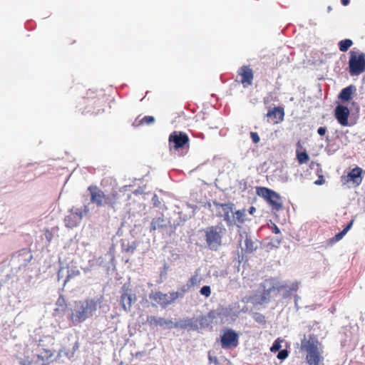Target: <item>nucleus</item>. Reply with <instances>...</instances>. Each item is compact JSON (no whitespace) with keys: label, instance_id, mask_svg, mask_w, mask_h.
Listing matches in <instances>:
<instances>
[{"label":"nucleus","instance_id":"32","mask_svg":"<svg viewBox=\"0 0 365 365\" xmlns=\"http://www.w3.org/2000/svg\"><path fill=\"white\" fill-rule=\"evenodd\" d=\"M255 320L260 324H264L265 323V317L259 313H255L254 316Z\"/></svg>","mask_w":365,"mask_h":365},{"label":"nucleus","instance_id":"12","mask_svg":"<svg viewBox=\"0 0 365 365\" xmlns=\"http://www.w3.org/2000/svg\"><path fill=\"white\" fill-rule=\"evenodd\" d=\"M206 321V317L200 316L197 318H188L180 320V322L173 324V327H179L181 329H191L197 330L199 329V325H202V322Z\"/></svg>","mask_w":365,"mask_h":365},{"label":"nucleus","instance_id":"7","mask_svg":"<svg viewBox=\"0 0 365 365\" xmlns=\"http://www.w3.org/2000/svg\"><path fill=\"white\" fill-rule=\"evenodd\" d=\"M257 194L264 198L273 210H279L282 208L281 197L275 191L265 187H257Z\"/></svg>","mask_w":365,"mask_h":365},{"label":"nucleus","instance_id":"39","mask_svg":"<svg viewBox=\"0 0 365 365\" xmlns=\"http://www.w3.org/2000/svg\"><path fill=\"white\" fill-rule=\"evenodd\" d=\"M324 182H325V180H324V179L323 176H322V175H320V176H319V179H318V180H317L314 182V183H315L316 185H320L324 184Z\"/></svg>","mask_w":365,"mask_h":365},{"label":"nucleus","instance_id":"47","mask_svg":"<svg viewBox=\"0 0 365 365\" xmlns=\"http://www.w3.org/2000/svg\"><path fill=\"white\" fill-rule=\"evenodd\" d=\"M268 301V299L264 296L262 297V302H267Z\"/></svg>","mask_w":365,"mask_h":365},{"label":"nucleus","instance_id":"16","mask_svg":"<svg viewBox=\"0 0 365 365\" xmlns=\"http://www.w3.org/2000/svg\"><path fill=\"white\" fill-rule=\"evenodd\" d=\"M240 242L244 240L245 248H242V252L246 254H250L257 249V243L252 240L251 236L246 231H239Z\"/></svg>","mask_w":365,"mask_h":365},{"label":"nucleus","instance_id":"6","mask_svg":"<svg viewBox=\"0 0 365 365\" xmlns=\"http://www.w3.org/2000/svg\"><path fill=\"white\" fill-rule=\"evenodd\" d=\"M365 71V54L350 51L349 72L351 76H358Z\"/></svg>","mask_w":365,"mask_h":365},{"label":"nucleus","instance_id":"26","mask_svg":"<svg viewBox=\"0 0 365 365\" xmlns=\"http://www.w3.org/2000/svg\"><path fill=\"white\" fill-rule=\"evenodd\" d=\"M202 282V277L200 276L197 272H195V274L190 278L187 283V286L188 287H192L195 286H199Z\"/></svg>","mask_w":365,"mask_h":365},{"label":"nucleus","instance_id":"50","mask_svg":"<svg viewBox=\"0 0 365 365\" xmlns=\"http://www.w3.org/2000/svg\"><path fill=\"white\" fill-rule=\"evenodd\" d=\"M80 274L79 271H77L76 273V274Z\"/></svg>","mask_w":365,"mask_h":365},{"label":"nucleus","instance_id":"41","mask_svg":"<svg viewBox=\"0 0 365 365\" xmlns=\"http://www.w3.org/2000/svg\"><path fill=\"white\" fill-rule=\"evenodd\" d=\"M288 288V284L287 283L281 284L277 287L278 290L285 289Z\"/></svg>","mask_w":365,"mask_h":365},{"label":"nucleus","instance_id":"43","mask_svg":"<svg viewBox=\"0 0 365 365\" xmlns=\"http://www.w3.org/2000/svg\"><path fill=\"white\" fill-rule=\"evenodd\" d=\"M341 2L344 6H347L349 4L350 0H341Z\"/></svg>","mask_w":365,"mask_h":365},{"label":"nucleus","instance_id":"13","mask_svg":"<svg viewBox=\"0 0 365 365\" xmlns=\"http://www.w3.org/2000/svg\"><path fill=\"white\" fill-rule=\"evenodd\" d=\"M237 78H240L239 82L242 84L244 88H247L252 84L254 73L249 66H242L237 71Z\"/></svg>","mask_w":365,"mask_h":365},{"label":"nucleus","instance_id":"46","mask_svg":"<svg viewBox=\"0 0 365 365\" xmlns=\"http://www.w3.org/2000/svg\"><path fill=\"white\" fill-rule=\"evenodd\" d=\"M277 244L279 245L282 242V238H277L276 239Z\"/></svg>","mask_w":365,"mask_h":365},{"label":"nucleus","instance_id":"5","mask_svg":"<svg viewBox=\"0 0 365 365\" xmlns=\"http://www.w3.org/2000/svg\"><path fill=\"white\" fill-rule=\"evenodd\" d=\"M226 230L222 225L207 227L205 230L207 245L212 250H217L222 245Z\"/></svg>","mask_w":365,"mask_h":365},{"label":"nucleus","instance_id":"9","mask_svg":"<svg viewBox=\"0 0 365 365\" xmlns=\"http://www.w3.org/2000/svg\"><path fill=\"white\" fill-rule=\"evenodd\" d=\"M220 344L222 349H232L239 344L238 334L232 329H227L220 336Z\"/></svg>","mask_w":365,"mask_h":365},{"label":"nucleus","instance_id":"35","mask_svg":"<svg viewBox=\"0 0 365 365\" xmlns=\"http://www.w3.org/2000/svg\"><path fill=\"white\" fill-rule=\"evenodd\" d=\"M250 137L254 143H258L260 140L259 136L256 132H251Z\"/></svg>","mask_w":365,"mask_h":365},{"label":"nucleus","instance_id":"40","mask_svg":"<svg viewBox=\"0 0 365 365\" xmlns=\"http://www.w3.org/2000/svg\"><path fill=\"white\" fill-rule=\"evenodd\" d=\"M63 271H64V267H60V269H58V272L57 273L58 280H60L63 277Z\"/></svg>","mask_w":365,"mask_h":365},{"label":"nucleus","instance_id":"15","mask_svg":"<svg viewBox=\"0 0 365 365\" xmlns=\"http://www.w3.org/2000/svg\"><path fill=\"white\" fill-rule=\"evenodd\" d=\"M349 109L343 105H338L334 110V116L339 123L342 126H349Z\"/></svg>","mask_w":365,"mask_h":365},{"label":"nucleus","instance_id":"22","mask_svg":"<svg viewBox=\"0 0 365 365\" xmlns=\"http://www.w3.org/2000/svg\"><path fill=\"white\" fill-rule=\"evenodd\" d=\"M355 91L356 87L354 85H350L341 91L339 98L342 101H349L351 99L352 95Z\"/></svg>","mask_w":365,"mask_h":365},{"label":"nucleus","instance_id":"11","mask_svg":"<svg viewBox=\"0 0 365 365\" xmlns=\"http://www.w3.org/2000/svg\"><path fill=\"white\" fill-rule=\"evenodd\" d=\"M33 346L39 364H41L42 365H46V361L49 360L54 355L53 351L49 348L44 347V345L41 344V340L38 343H36Z\"/></svg>","mask_w":365,"mask_h":365},{"label":"nucleus","instance_id":"44","mask_svg":"<svg viewBox=\"0 0 365 365\" xmlns=\"http://www.w3.org/2000/svg\"><path fill=\"white\" fill-rule=\"evenodd\" d=\"M255 211H256V209L255 207H253V206L250 207V208L249 210V212L250 214H253Z\"/></svg>","mask_w":365,"mask_h":365},{"label":"nucleus","instance_id":"34","mask_svg":"<svg viewBox=\"0 0 365 365\" xmlns=\"http://www.w3.org/2000/svg\"><path fill=\"white\" fill-rule=\"evenodd\" d=\"M289 352L287 350L284 349L280 351L277 354V358L280 360H284L287 358Z\"/></svg>","mask_w":365,"mask_h":365},{"label":"nucleus","instance_id":"3","mask_svg":"<svg viewBox=\"0 0 365 365\" xmlns=\"http://www.w3.org/2000/svg\"><path fill=\"white\" fill-rule=\"evenodd\" d=\"M97 309V302L94 299H86L75 302L74 309L70 319L73 324L84 322L89 316L92 315Z\"/></svg>","mask_w":365,"mask_h":365},{"label":"nucleus","instance_id":"51","mask_svg":"<svg viewBox=\"0 0 365 365\" xmlns=\"http://www.w3.org/2000/svg\"><path fill=\"white\" fill-rule=\"evenodd\" d=\"M89 98H90V97H89V96L86 97V100H88H88H89Z\"/></svg>","mask_w":365,"mask_h":365},{"label":"nucleus","instance_id":"49","mask_svg":"<svg viewBox=\"0 0 365 365\" xmlns=\"http://www.w3.org/2000/svg\"><path fill=\"white\" fill-rule=\"evenodd\" d=\"M268 102H269V101L266 98H264V103H267Z\"/></svg>","mask_w":365,"mask_h":365},{"label":"nucleus","instance_id":"42","mask_svg":"<svg viewBox=\"0 0 365 365\" xmlns=\"http://www.w3.org/2000/svg\"><path fill=\"white\" fill-rule=\"evenodd\" d=\"M72 275L68 274L67 275V277H66L65 280H64V282H63V285H65L69 280L71 278Z\"/></svg>","mask_w":365,"mask_h":365},{"label":"nucleus","instance_id":"21","mask_svg":"<svg viewBox=\"0 0 365 365\" xmlns=\"http://www.w3.org/2000/svg\"><path fill=\"white\" fill-rule=\"evenodd\" d=\"M168 227V222L163 217V215H161L158 217H155L152 220L150 223V232L155 231V230H163L165 228Z\"/></svg>","mask_w":365,"mask_h":365},{"label":"nucleus","instance_id":"24","mask_svg":"<svg viewBox=\"0 0 365 365\" xmlns=\"http://www.w3.org/2000/svg\"><path fill=\"white\" fill-rule=\"evenodd\" d=\"M81 217L82 215H78L77 212L72 213L71 215L66 216L64 220L66 226L69 228L76 227L78 225Z\"/></svg>","mask_w":365,"mask_h":365},{"label":"nucleus","instance_id":"18","mask_svg":"<svg viewBox=\"0 0 365 365\" xmlns=\"http://www.w3.org/2000/svg\"><path fill=\"white\" fill-rule=\"evenodd\" d=\"M147 323L151 327H168L172 328L173 327V322L171 320H167L161 317L158 318L155 316H148L147 317Z\"/></svg>","mask_w":365,"mask_h":365},{"label":"nucleus","instance_id":"20","mask_svg":"<svg viewBox=\"0 0 365 365\" xmlns=\"http://www.w3.org/2000/svg\"><path fill=\"white\" fill-rule=\"evenodd\" d=\"M217 206H219L222 209V216L224 220L226 222L227 226H231V217L230 213L233 212L234 204L232 203H218Z\"/></svg>","mask_w":365,"mask_h":365},{"label":"nucleus","instance_id":"37","mask_svg":"<svg viewBox=\"0 0 365 365\" xmlns=\"http://www.w3.org/2000/svg\"><path fill=\"white\" fill-rule=\"evenodd\" d=\"M269 228L271 229L272 232H274V234L280 233L279 227L274 223H272V225L269 226Z\"/></svg>","mask_w":365,"mask_h":365},{"label":"nucleus","instance_id":"23","mask_svg":"<svg viewBox=\"0 0 365 365\" xmlns=\"http://www.w3.org/2000/svg\"><path fill=\"white\" fill-rule=\"evenodd\" d=\"M134 300L135 298H133L130 294H128V292L123 293L120 296V304L123 309L125 312H129Z\"/></svg>","mask_w":365,"mask_h":365},{"label":"nucleus","instance_id":"19","mask_svg":"<svg viewBox=\"0 0 365 365\" xmlns=\"http://www.w3.org/2000/svg\"><path fill=\"white\" fill-rule=\"evenodd\" d=\"M246 221V210L245 209L236 210L232 213V218L231 220V226L236 225L238 228L241 229L242 225Z\"/></svg>","mask_w":365,"mask_h":365},{"label":"nucleus","instance_id":"33","mask_svg":"<svg viewBox=\"0 0 365 365\" xmlns=\"http://www.w3.org/2000/svg\"><path fill=\"white\" fill-rule=\"evenodd\" d=\"M44 235L47 242H51L53 240V233L48 228L44 229Z\"/></svg>","mask_w":365,"mask_h":365},{"label":"nucleus","instance_id":"28","mask_svg":"<svg viewBox=\"0 0 365 365\" xmlns=\"http://www.w3.org/2000/svg\"><path fill=\"white\" fill-rule=\"evenodd\" d=\"M353 41L351 39L341 40L339 42V48L341 52H346L352 46Z\"/></svg>","mask_w":365,"mask_h":365},{"label":"nucleus","instance_id":"10","mask_svg":"<svg viewBox=\"0 0 365 365\" xmlns=\"http://www.w3.org/2000/svg\"><path fill=\"white\" fill-rule=\"evenodd\" d=\"M17 359L20 365H38L39 363L36 359V354L34 348L26 346L24 348L22 354L17 356Z\"/></svg>","mask_w":365,"mask_h":365},{"label":"nucleus","instance_id":"14","mask_svg":"<svg viewBox=\"0 0 365 365\" xmlns=\"http://www.w3.org/2000/svg\"><path fill=\"white\" fill-rule=\"evenodd\" d=\"M363 170L359 167L353 168L346 175L341 176V182L344 185L352 182L355 186L359 185L362 182Z\"/></svg>","mask_w":365,"mask_h":365},{"label":"nucleus","instance_id":"36","mask_svg":"<svg viewBox=\"0 0 365 365\" xmlns=\"http://www.w3.org/2000/svg\"><path fill=\"white\" fill-rule=\"evenodd\" d=\"M289 292H296L299 289V282H292L290 286L288 285Z\"/></svg>","mask_w":365,"mask_h":365},{"label":"nucleus","instance_id":"29","mask_svg":"<svg viewBox=\"0 0 365 365\" xmlns=\"http://www.w3.org/2000/svg\"><path fill=\"white\" fill-rule=\"evenodd\" d=\"M155 120L154 117L150 116V115H146V116L143 117L139 121V123L138 125H143V124L149 125V124L153 123L155 122Z\"/></svg>","mask_w":365,"mask_h":365},{"label":"nucleus","instance_id":"17","mask_svg":"<svg viewBox=\"0 0 365 365\" xmlns=\"http://www.w3.org/2000/svg\"><path fill=\"white\" fill-rule=\"evenodd\" d=\"M266 115L272 123L278 124L284 120V110L282 107H274L268 110Z\"/></svg>","mask_w":365,"mask_h":365},{"label":"nucleus","instance_id":"4","mask_svg":"<svg viewBox=\"0 0 365 365\" xmlns=\"http://www.w3.org/2000/svg\"><path fill=\"white\" fill-rule=\"evenodd\" d=\"M169 148L170 151L178 152V155L183 156L190 149V138L182 131H173L168 138Z\"/></svg>","mask_w":365,"mask_h":365},{"label":"nucleus","instance_id":"31","mask_svg":"<svg viewBox=\"0 0 365 365\" xmlns=\"http://www.w3.org/2000/svg\"><path fill=\"white\" fill-rule=\"evenodd\" d=\"M200 294L205 297H209L211 294V289L210 286H203L200 291Z\"/></svg>","mask_w":365,"mask_h":365},{"label":"nucleus","instance_id":"38","mask_svg":"<svg viewBox=\"0 0 365 365\" xmlns=\"http://www.w3.org/2000/svg\"><path fill=\"white\" fill-rule=\"evenodd\" d=\"M327 132V128L325 127H320L317 130V133L319 135H324Z\"/></svg>","mask_w":365,"mask_h":365},{"label":"nucleus","instance_id":"1","mask_svg":"<svg viewBox=\"0 0 365 365\" xmlns=\"http://www.w3.org/2000/svg\"><path fill=\"white\" fill-rule=\"evenodd\" d=\"M301 350L307 352L306 360L308 365H319L324 357L320 342L314 334L304 336L301 341Z\"/></svg>","mask_w":365,"mask_h":365},{"label":"nucleus","instance_id":"8","mask_svg":"<svg viewBox=\"0 0 365 365\" xmlns=\"http://www.w3.org/2000/svg\"><path fill=\"white\" fill-rule=\"evenodd\" d=\"M178 297L179 294L177 292H170V294H168L158 291L150 294V299L163 308H165L169 304L174 302Z\"/></svg>","mask_w":365,"mask_h":365},{"label":"nucleus","instance_id":"30","mask_svg":"<svg viewBox=\"0 0 365 365\" xmlns=\"http://www.w3.org/2000/svg\"><path fill=\"white\" fill-rule=\"evenodd\" d=\"M281 342H282V340L279 338L277 339L274 341L272 347L270 348V351L272 352H276V351H279L282 347Z\"/></svg>","mask_w":365,"mask_h":365},{"label":"nucleus","instance_id":"25","mask_svg":"<svg viewBox=\"0 0 365 365\" xmlns=\"http://www.w3.org/2000/svg\"><path fill=\"white\" fill-rule=\"evenodd\" d=\"M354 223V220H351L349 224L341 231L337 233L334 237L331 239V242H335L341 240L344 236L347 233V232L351 228L352 225Z\"/></svg>","mask_w":365,"mask_h":365},{"label":"nucleus","instance_id":"2","mask_svg":"<svg viewBox=\"0 0 365 365\" xmlns=\"http://www.w3.org/2000/svg\"><path fill=\"white\" fill-rule=\"evenodd\" d=\"M88 190L90 193L91 202L97 207L114 208L120 202V192L118 190H113L109 194H105L96 185H90Z\"/></svg>","mask_w":365,"mask_h":365},{"label":"nucleus","instance_id":"48","mask_svg":"<svg viewBox=\"0 0 365 365\" xmlns=\"http://www.w3.org/2000/svg\"><path fill=\"white\" fill-rule=\"evenodd\" d=\"M297 147H298V148H302V146H301V143H300V141H299V142L297 143Z\"/></svg>","mask_w":365,"mask_h":365},{"label":"nucleus","instance_id":"45","mask_svg":"<svg viewBox=\"0 0 365 365\" xmlns=\"http://www.w3.org/2000/svg\"><path fill=\"white\" fill-rule=\"evenodd\" d=\"M200 326L201 328L202 327H205L208 326L207 320L206 319V321H203L202 322V325H200Z\"/></svg>","mask_w":365,"mask_h":365},{"label":"nucleus","instance_id":"27","mask_svg":"<svg viewBox=\"0 0 365 365\" xmlns=\"http://www.w3.org/2000/svg\"><path fill=\"white\" fill-rule=\"evenodd\" d=\"M297 159L299 164H304L308 163L309 160V156L306 151L299 152L297 150Z\"/></svg>","mask_w":365,"mask_h":365}]
</instances>
